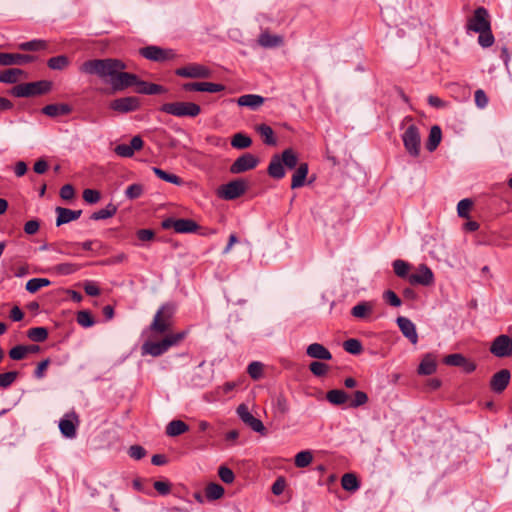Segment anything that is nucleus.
Returning a JSON list of instances; mask_svg holds the SVG:
<instances>
[{"label":"nucleus","mask_w":512,"mask_h":512,"mask_svg":"<svg viewBox=\"0 0 512 512\" xmlns=\"http://www.w3.org/2000/svg\"><path fill=\"white\" fill-rule=\"evenodd\" d=\"M123 61L114 58L92 59L82 63L79 67L81 73L94 75L109 83L118 70H125Z\"/></svg>","instance_id":"1"},{"label":"nucleus","mask_w":512,"mask_h":512,"mask_svg":"<svg viewBox=\"0 0 512 512\" xmlns=\"http://www.w3.org/2000/svg\"><path fill=\"white\" fill-rule=\"evenodd\" d=\"M298 166V156L292 149H285L281 156L274 155L268 166L269 176L282 179L285 176L284 167L294 169Z\"/></svg>","instance_id":"2"},{"label":"nucleus","mask_w":512,"mask_h":512,"mask_svg":"<svg viewBox=\"0 0 512 512\" xmlns=\"http://www.w3.org/2000/svg\"><path fill=\"white\" fill-rule=\"evenodd\" d=\"M186 336V332L166 335L161 341H146L141 347L142 355L158 357L167 352L172 346L177 345Z\"/></svg>","instance_id":"3"},{"label":"nucleus","mask_w":512,"mask_h":512,"mask_svg":"<svg viewBox=\"0 0 512 512\" xmlns=\"http://www.w3.org/2000/svg\"><path fill=\"white\" fill-rule=\"evenodd\" d=\"M160 111L175 117H196L200 114L201 108L193 102H169L160 107Z\"/></svg>","instance_id":"4"},{"label":"nucleus","mask_w":512,"mask_h":512,"mask_svg":"<svg viewBox=\"0 0 512 512\" xmlns=\"http://www.w3.org/2000/svg\"><path fill=\"white\" fill-rule=\"evenodd\" d=\"M174 311L173 305L169 303L162 305L154 315L150 330L158 334L167 332L171 327Z\"/></svg>","instance_id":"5"},{"label":"nucleus","mask_w":512,"mask_h":512,"mask_svg":"<svg viewBox=\"0 0 512 512\" xmlns=\"http://www.w3.org/2000/svg\"><path fill=\"white\" fill-rule=\"evenodd\" d=\"M50 89L51 82L42 80L18 84L12 88L11 94L15 97H31L47 93Z\"/></svg>","instance_id":"6"},{"label":"nucleus","mask_w":512,"mask_h":512,"mask_svg":"<svg viewBox=\"0 0 512 512\" xmlns=\"http://www.w3.org/2000/svg\"><path fill=\"white\" fill-rule=\"evenodd\" d=\"M402 141L407 153L412 157L420 155L421 135L416 125H409L402 134Z\"/></svg>","instance_id":"7"},{"label":"nucleus","mask_w":512,"mask_h":512,"mask_svg":"<svg viewBox=\"0 0 512 512\" xmlns=\"http://www.w3.org/2000/svg\"><path fill=\"white\" fill-rule=\"evenodd\" d=\"M247 190V184L242 179H236L218 187L216 194L223 200H235Z\"/></svg>","instance_id":"8"},{"label":"nucleus","mask_w":512,"mask_h":512,"mask_svg":"<svg viewBox=\"0 0 512 512\" xmlns=\"http://www.w3.org/2000/svg\"><path fill=\"white\" fill-rule=\"evenodd\" d=\"M491 27L489 13L486 8L478 7L467 22V29L474 32H484Z\"/></svg>","instance_id":"9"},{"label":"nucleus","mask_w":512,"mask_h":512,"mask_svg":"<svg viewBox=\"0 0 512 512\" xmlns=\"http://www.w3.org/2000/svg\"><path fill=\"white\" fill-rule=\"evenodd\" d=\"M162 227L164 229H174L176 233H194L198 230V224L192 219H174L167 218L162 221Z\"/></svg>","instance_id":"10"},{"label":"nucleus","mask_w":512,"mask_h":512,"mask_svg":"<svg viewBox=\"0 0 512 512\" xmlns=\"http://www.w3.org/2000/svg\"><path fill=\"white\" fill-rule=\"evenodd\" d=\"M175 74L180 77L184 78H210L212 75L211 69L208 67L197 64V63H191L186 66L180 67L175 70Z\"/></svg>","instance_id":"11"},{"label":"nucleus","mask_w":512,"mask_h":512,"mask_svg":"<svg viewBox=\"0 0 512 512\" xmlns=\"http://www.w3.org/2000/svg\"><path fill=\"white\" fill-rule=\"evenodd\" d=\"M490 352L499 358L509 357L512 355V336L501 334L497 336L490 346Z\"/></svg>","instance_id":"12"},{"label":"nucleus","mask_w":512,"mask_h":512,"mask_svg":"<svg viewBox=\"0 0 512 512\" xmlns=\"http://www.w3.org/2000/svg\"><path fill=\"white\" fill-rule=\"evenodd\" d=\"M136 83H138V77L135 74L124 72V70H118L109 82L113 91H123Z\"/></svg>","instance_id":"13"},{"label":"nucleus","mask_w":512,"mask_h":512,"mask_svg":"<svg viewBox=\"0 0 512 512\" xmlns=\"http://www.w3.org/2000/svg\"><path fill=\"white\" fill-rule=\"evenodd\" d=\"M139 53L144 58L156 62H163L166 60L173 59L175 57V53L173 50L163 49L158 46H147L141 48L139 50Z\"/></svg>","instance_id":"14"},{"label":"nucleus","mask_w":512,"mask_h":512,"mask_svg":"<svg viewBox=\"0 0 512 512\" xmlns=\"http://www.w3.org/2000/svg\"><path fill=\"white\" fill-rule=\"evenodd\" d=\"M408 281L411 285L430 286L434 283V274L427 265L421 264L408 276Z\"/></svg>","instance_id":"15"},{"label":"nucleus","mask_w":512,"mask_h":512,"mask_svg":"<svg viewBox=\"0 0 512 512\" xmlns=\"http://www.w3.org/2000/svg\"><path fill=\"white\" fill-rule=\"evenodd\" d=\"M237 415L244 424L249 426L253 431L264 434L266 429L262 421L254 417L245 404H241L237 408Z\"/></svg>","instance_id":"16"},{"label":"nucleus","mask_w":512,"mask_h":512,"mask_svg":"<svg viewBox=\"0 0 512 512\" xmlns=\"http://www.w3.org/2000/svg\"><path fill=\"white\" fill-rule=\"evenodd\" d=\"M258 158L253 154L245 153L238 157L230 166V172L233 174H240L254 169L258 164Z\"/></svg>","instance_id":"17"},{"label":"nucleus","mask_w":512,"mask_h":512,"mask_svg":"<svg viewBox=\"0 0 512 512\" xmlns=\"http://www.w3.org/2000/svg\"><path fill=\"white\" fill-rule=\"evenodd\" d=\"M140 107V100L135 96L122 97L113 100L110 108L119 113L136 111Z\"/></svg>","instance_id":"18"},{"label":"nucleus","mask_w":512,"mask_h":512,"mask_svg":"<svg viewBox=\"0 0 512 512\" xmlns=\"http://www.w3.org/2000/svg\"><path fill=\"white\" fill-rule=\"evenodd\" d=\"M36 60V56L19 53L0 52V66L24 65Z\"/></svg>","instance_id":"19"},{"label":"nucleus","mask_w":512,"mask_h":512,"mask_svg":"<svg viewBox=\"0 0 512 512\" xmlns=\"http://www.w3.org/2000/svg\"><path fill=\"white\" fill-rule=\"evenodd\" d=\"M144 141L140 136H134L130 144H119L114 148V152L124 158H130L134 155L135 151H139L143 148Z\"/></svg>","instance_id":"20"},{"label":"nucleus","mask_w":512,"mask_h":512,"mask_svg":"<svg viewBox=\"0 0 512 512\" xmlns=\"http://www.w3.org/2000/svg\"><path fill=\"white\" fill-rule=\"evenodd\" d=\"M402 334L412 343L417 344L418 334L415 324L407 317L399 316L396 320Z\"/></svg>","instance_id":"21"},{"label":"nucleus","mask_w":512,"mask_h":512,"mask_svg":"<svg viewBox=\"0 0 512 512\" xmlns=\"http://www.w3.org/2000/svg\"><path fill=\"white\" fill-rule=\"evenodd\" d=\"M511 379L510 371L502 369L495 373L490 380V388L495 393H502L508 386Z\"/></svg>","instance_id":"22"},{"label":"nucleus","mask_w":512,"mask_h":512,"mask_svg":"<svg viewBox=\"0 0 512 512\" xmlns=\"http://www.w3.org/2000/svg\"><path fill=\"white\" fill-rule=\"evenodd\" d=\"M183 89L185 91L217 93L223 91L225 89V86L222 84L212 82H190L185 83L183 85Z\"/></svg>","instance_id":"23"},{"label":"nucleus","mask_w":512,"mask_h":512,"mask_svg":"<svg viewBox=\"0 0 512 512\" xmlns=\"http://www.w3.org/2000/svg\"><path fill=\"white\" fill-rule=\"evenodd\" d=\"M55 212L57 213L56 226L67 224L74 220H77L81 214V210H71L64 207H56Z\"/></svg>","instance_id":"24"},{"label":"nucleus","mask_w":512,"mask_h":512,"mask_svg":"<svg viewBox=\"0 0 512 512\" xmlns=\"http://www.w3.org/2000/svg\"><path fill=\"white\" fill-rule=\"evenodd\" d=\"M236 101L239 106L257 110L264 104L265 98L257 94H245L240 96Z\"/></svg>","instance_id":"25"},{"label":"nucleus","mask_w":512,"mask_h":512,"mask_svg":"<svg viewBox=\"0 0 512 512\" xmlns=\"http://www.w3.org/2000/svg\"><path fill=\"white\" fill-rule=\"evenodd\" d=\"M374 303L370 301H362L351 309V315L357 319L367 320L373 313Z\"/></svg>","instance_id":"26"},{"label":"nucleus","mask_w":512,"mask_h":512,"mask_svg":"<svg viewBox=\"0 0 512 512\" xmlns=\"http://www.w3.org/2000/svg\"><path fill=\"white\" fill-rule=\"evenodd\" d=\"M306 353L309 357L318 360H331L332 354L330 351L320 343H312L307 349Z\"/></svg>","instance_id":"27"},{"label":"nucleus","mask_w":512,"mask_h":512,"mask_svg":"<svg viewBox=\"0 0 512 512\" xmlns=\"http://www.w3.org/2000/svg\"><path fill=\"white\" fill-rule=\"evenodd\" d=\"M72 111V107L69 104L60 103V104H49L43 107L42 112L52 118L68 115Z\"/></svg>","instance_id":"28"},{"label":"nucleus","mask_w":512,"mask_h":512,"mask_svg":"<svg viewBox=\"0 0 512 512\" xmlns=\"http://www.w3.org/2000/svg\"><path fill=\"white\" fill-rule=\"evenodd\" d=\"M137 92L145 95H156L163 94L167 92V89L159 84L148 83L145 81H141L138 79V83H136Z\"/></svg>","instance_id":"29"},{"label":"nucleus","mask_w":512,"mask_h":512,"mask_svg":"<svg viewBox=\"0 0 512 512\" xmlns=\"http://www.w3.org/2000/svg\"><path fill=\"white\" fill-rule=\"evenodd\" d=\"M25 71L19 68H10L0 74V82L7 84L17 83L21 78H26Z\"/></svg>","instance_id":"30"},{"label":"nucleus","mask_w":512,"mask_h":512,"mask_svg":"<svg viewBox=\"0 0 512 512\" xmlns=\"http://www.w3.org/2000/svg\"><path fill=\"white\" fill-rule=\"evenodd\" d=\"M308 175V164L301 163L296 167L294 174L292 175L291 188L296 189L305 185V180Z\"/></svg>","instance_id":"31"},{"label":"nucleus","mask_w":512,"mask_h":512,"mask_svg":"<svg viewBox=\"0 0 512 512\" xmlns=\"http://www.w3.org/2000/svg\"><path fill=\"white\" fill-rule=\"evenodd\" d=\"M255 131L260 135L263 142L266 145H275L276 144V138L274 136L273 129L267 125V124H258L255 126Z\"/></svg>","instance_id":"32"},{"label":"nucleus","mask_w":512,"mask_h":512,"mask_svg":"<svg viewBox=\"0 0 512 512\" xmlns=\"http://www.w3.org/2000/svg\"><path fill=\"white\" fill-rule=\"evenodd\" d=\"M326 399L331 404L340 406L349 400V394L341 389H332L326 393Z\"/></svg>","instance_id":"33"},{"label":"nucleus","mask_w":512,"mask_h":512,"mask_svg":"<svg viewBox=\"0 0 512 512\" xmlns=\"http://www.w3.org/2000/svg\"><path fill=\"white\" fill-rule=\"evenodd\" d=\"M189 430V426L182 420H172L166 427V434L171 437L179 436Z\"/></svg>","instance_id":"34"},{"label":"nucleus","mask_w":512,"mask_h":512,"mask_svg":"<svg viewBox=\"0 0 512 512\" xmlns=\"http://www.w3.org/2000/svg\"><path fill=\"white\" fill-rule=\"evenodd\" d=\"M442 132L439 126H432L430 129L428 141L426 143V148L428 151H434L441 142Z\"/></svg>","instance_id":"35"},{"label":"nucleus","mask_w":512,"mask_h":512,"mask_svg":"<svg viewBox=\"0 0 512 512\" xmlns=\"http://www.w3.org/2000/svg\"><path fill=\"white\" fill-rule=\"evenodd\" d=\"M258 42L263 47L271 48L280 46L283 43V38L279 35H272L265 32L259 36Z\"/></svg>","instance_id":"36"},{"label":"nucleus","mask_w":512,"mask_h":512,"mask_svg":"<svg viewBox=\"0 0 512 512\" xmlns=\"http://www.w3.org/2000/svg\"><path fill=\"white\" fill-rule=\"evenodd\" d=\"M224 492V488L218 483L211 482L205 487V497L209 501L220 499Z\"/></svg>","instance_id":"37"},{"label":"nucleus","mask_w":512,"mask_h":512,"mask_svg":"<svg viewBox=\"0 0 512 512\" xmlns=\"http://www.w3.org/2000/svg\"><path fill=\"white\" fill-rule=\"evenodd\" d=\"M435 370H436L435 359L430 354L426 355L422 359V361L418 367V373L420 375H431L435 372Z\"/></svg>","instance_id":"38"},{"label":"nucleus","mask_w":512,"mask_h":512,"mask_svg":"<svg viewBox=\"0 0 512 512\" xmlns=\"http://www.w3.org/2000/svg\"><path fill=\"white\" fill-rule=\"evenodd\" d=\"M341 485L344 490L354 492L359 489L360 483L353 473H346L342 476Z\"/></svg>","instance_id":"39"},{"label":"nucleus","mask_w":512,"mask_h":512,"mask_svg":"<svg viewBox=\"0 0 512 512\" xmlns=\"http://www.w3.org/2000/svg\"><path fill=\"white\" fill-rule=\"evenodd\" d=\"M252 144V139L244 133H236L231 139V146L235 149H246Z\"/></svg>","instance_id":"40"},{"label":"nucleus","mask_w":512,"mask_h":512,"mask_svg":"<svg viewBox=\"0 0 512 512\" xmlns=\"http://www.w3.org/2000/svg\"><path fill=\"white\" fill-rule=\"evenodd\" d=\"M69 64H70V60L65 55L55 56V57L50 58L47 61V65L50 69L59 70V71L67 68L69 66Z\"/></svg>","instance_id":"41"},{"label":"nucleus","mask_w":512,"mask_h":512,"mask_svg":"<svg viewBox=\"0 0 512 512\" xmlns=\"http://www.w3.org/2000/svg\"><path fill=\"white\" fill-rule=\"evenodd\" d=\"M59 429L61 433L67 438H74L76 436V426L69 418H63L59 422Z\"/></svg>","instance_id":"42"},{"label":"nucleus","mask_w":512,"mask_h":512,"mask_svg":"<svg viewBox=\"0 0 512 512\" xmlns=\"http://www.w3.org/2000/svg\"><path fill=\"white\" fill-rule=\"evenodd\" d=\"M273 410L277 415L284 416L289 411V404L285 396L278 395L272 404Z\"/></svg>","instance_id":"43"},{"label":"nucleus","mask_w":512,"mask_h":512,"mask_svg":"<svg viewBox=\"0 0 512 512\" xmlns=\"http://www.w3.org/2000/svg\"><path fill=\"white\" fill-rule=\"evenodd\" d=\"M27 336L33 342H44L48 338V330L45 327H33L27 331Z\"/></svg>","instance_id":"44"},{"label":"nucleus","mask_w":512,"mask_h":512,"mask_svg":"<svg viewBox=\"0 0 512 512\" xmlns=\"http://www.w3.org/2000/svg\"><path fill=\"white\" fill-rule=\"evenodd\" d=\"M18 48L23 51H38L47 48V42L45 40L34 39L31 41L23 42L18 45Z\"/></svg>","instance_id":"45"},{"label":"nucleus","mask_w":512,"mask_h":512,"mask_svg":"<svg viewBox=\"0 0 512 512\" xmlns=\"http://www.w3.org/2000/svg\"><path fill=\"white\" fill-rule=\"evenodd\" d=\"M51 284L47 278H32L26 283V290L30 293H36L43 287H47Z\"/></svg>","instance_id":"46"},{"label":"nucleus","mask_w":512,"mask_h":512,"mask_svg":"<svg viewBox=\"0 0 512 512\" xmlns=\"http://www.w3.org/2000/svg\"><path fill=\"white\" fill-rule=\"evenodd\" d=\"M116 212H117V207L110 203L105 208L94 212L91 215V219H93V220L107 219V218L114 216L116 214Z\"/></svg>","instance_id":"47"},{"label":"nucleus","mask_w":512,"mask_h":512,"mask_svg":"<svg viewBox=\"0 0 512 512\" xmlns=\"http://www.w3.org/2000/svg\"><path fill=\"white\" fill-rule=\"evenodd\" d=\"M152 170L156 176H158L161 180L166 181L168 183H172L175 185H181L183 182L182 179L180 177H178L177 175L170 174L160 168L153 167Z\"/></svg>","instance_id":"48"},{"label":"nucleus","mask_w":512,"mask_h":512,"mask_svg":"<svg viewBox=\"0 0 512 512\" xmlns=\"http://www.w3.org/2000/svg\"><path fill=\"white\" fill-rule=\"evenodd\" d=\"M312 460H313L312 453L309 450H304V451H301L296 454L294 463H295V466L298 468H305L308 465H310Z\"/></svg>","instance_id":"49"},{"label":"nucleus","mask_w":512,"mask_h":512,"mask_svg":"<svg viewBox=\"0 0 512 512\" xmlns=\"http://www.w3.org/2000/svg\"><path fill=\"white\" fill-rule=\"evenodd\" d=\"M343 348L346 352L353 354V355H358L363 350L361 342L355 338H350V339L344 341Z\"/></svg>","instance_id":"50"},{"label":"nucleus","mask_w":512,"mask_h":512,"mask_svg":"<svg viewBox=\"0 0 512 512\" xmlns=\"http://www.w3.org/2000/svg\"><path fill=\"white\" fill-rule=\"evenodd\" d=\"M393 269H394V273L400 277V278H405L410 275L408 272H409V269H410V265L404 261V260H400V259H397L393 262Z\"/></svg>","instance_id":"51"},{"label":"nucleus","mask_w":512,"mask_h":512,"mask_svg":"<svg viewBox=\"0 0 512 512\" xmlns=\"http://www.w3.org/2000/svg\"><path fill=\"white\" fill-rule=\"evenodd\" d=\"M77 323L82 327L88 328L95 324L94 317L89 311L82 310L77 313Z\"/></svg>","instance_id":"52"},{"label":"nucleus","mask_w":512,"mask_h":512,"mask_svg":"<svg viewBox=\"0 0 512 512\" xmlns=\"http://www.w3.org/2000/svg\"><path fill=\"white\" fill-rule=\"evenodd\" d=\"M368 402V395L363 391H355L353 398L350 400L348 406L350 408H358Z\"/></svg>","instance_id":"53"},{"label":"nucleus","mask_w":512,"mask_h":512,"mask_svg":"<svg viewBox=\"0 0 512 512\" xmlns=\"http://www.w3.org/2000/svg\"><path fill=\"white\" fill-rule=\"evenodd\" d=\"M247 372L252 379L258 380L263 375V364L258 361L251 362L248 365Z\"/></svg>","instance_id":"54"},{"label":"nucleus","mask_w":512,"mask_h":512,"mask_svg":"<svg viewBox=\"0 0 512 512\" xmlns=\"http://www.w3.org/2000/svg\"><path fill=\"white\" fill-rule=\"evenodd\" d=\"M478 33H479L478 43L483 48H488L493 45L495 39L492 34L491 27H489V30H485L484 32H478Z\"/></svg>","instance_id":"55"},{"label":"nucleus","mask_w":512,"mask_h":512,"mask_svg":"<svg viewBox=\"0 0 512 512\" xmlns=\"http://www.w3.org/2000/svg\"><path fill=\"white\" fill-rule=\"evenodd\" d=\"M472 205H473V202L468 198L462 199L461 201H459V203L457 205V213H458L459 217L467 218Z\"/></svg>","instance_id":"56"},{"label":"nucleus","mask_w":512,"mask_h":512,"mask_svg":"<svg viewBox=\"0 0 512 512\" xmlns=\"http://www.w3.org/2000/svg\"><path fill=\"white\" fill-rule=\"evenodd\" d=\"M28 354V349L26 348L25 345H17V346H14L12 349H10L9 351V357L12 359V360H22L23 358H25V356Z\"/></svg>","instance_id":"57"},{"label":"nucleus","mask_w":512,"mask_h":512,"mask_svg":"<svg viewBox=\"0 0 512 512\" xmlns=\"http://www.w3.org/2000/svg\"><path fill=\"white\" fill-rule=\"evenodd\" d=\"M18 376V372L10 371L0 374V387L7 388L11 386Z\"/></svg>","instance_id":"58"},{"label":"nucleus","mask_w":512,"mask_h":512,"mask_svg":"<svg viewBox=\"0 0 512 512\" xmlns=\"http://www.w3.org/2000/svg\"><path fill=\"white\" fill-rule=\"evenodd\" d=\"M443 362L446 365L460 367L461 364L465 363V357L459 353L449 354L444 358Z\"/></svg>","instance_id":"59"},{"label":"nucleus","mask_w":512,"mask_h":512,"mask_svg":"<svg viewBox=\"0 0 512 512\" xmlns=\"http://www.w3.org/2000/svg\"><path fill=\"white\" fill-rule=\"evenodd\" d=\"M309 369L315 376L320 377L328 372V365L320 361H314L309 365Z\"/></svg>","instance_id":"60"},{"label":"nucleus","mask_w":512,"mask_h":512,"mask_svg":"<svg viewBox=\"0 0 512 512\" xmlns=\"http://www.w3.org/2000/svg\"><path fill=\"white\" fill-rule=\"evenodd\" d=\"M143 193V186L141 184H132L125 190V195L128 199H137Z\"/></svg>","instance_id":"61"},{"label":"nucleus","mask_w":512,"mask_h":512,"mask_svg":"<svg viewBox=\"0 0 512 512\" xmlns=\"http://www.w3.org/2000/svg\"><path fill=\"white\" fill-rule=\"evenodd\" d=\"M218 475H219L220 479L226 484L232 483L235 479V475H234L233 471L226 466L219 467Z\"/></svg>","instance_id":"62"},{"label":"nucleus","mask_w":512,"mask_h":512,"mask_svg":"<svg viewBox=\"0 0 512 512\" xmlns=\"http://www.w3.org/2000/svg\"><path fill=\"white\" fill-rule=\"evenodd\" d=\"M100 193L94 189H85L83 191V199L90 204L97 203L100 200Z\"/></svg>","instance_id":"63"},{"label":"nucleus","mask_w":512,"mask_h":512,"mask_svg":"<svg viewBox=\"0 0 512 512\" xmlns=\"http://www.w3.org/2000/svg\"><path fill=\"white\" fill-rule=\"evenodd\" d=\"M128 455L135 460H140L145 457L146 450L140 445H132L128 450Z\"/></svg>","instance_id":"64"}]
</instances>
